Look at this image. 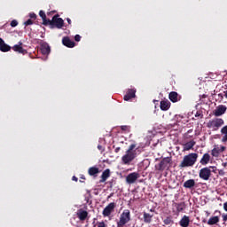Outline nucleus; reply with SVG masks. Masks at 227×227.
<instances>
[{
    "label": "nucleus",
    "instance_id": "393cba45",
    "mask_svg": "<svg viewBox=\"0 0 227 227\" xmlns=\"http://www.w3.org/2000/svg\"><path fill=\"white\" fill-rule=\"evenodd\" d=\"M153 217V215L144 212V222L146 223V224H150V223H152Z\"/></svg>",
    "mask_w": 227,
    "mask_h": 227
},
{
    "label": "nucleus",
    "instance_id": "ea45409f",
    "mask_svg": "<svg viewBox=\"0 0 227 227\" xmlns=\"http://www.w3.org/2000/svg\"><path fill=\"white\" fill-rule=\"evenodd\" d=\"M98 148L99 150H101L102 152H104V147H103L102 145H98Z\"/></svg>",
    "mask_w": 227,
    "mask_h": 227
},
{
    "label": "nucleus",
    "instance_id": "7ed1b4c3",
    "mask_svg": "<svg viewBox=\"0 0 227 227\" xmlns=\"http://www.w3.org/2000/svg\"><path fill=\"white\" fill-rule=\"evenodd\" d=\"M223 125H224V120L222 118H215L207 122V127L211 130H219Z\"/></svg>",
    "mask_w": 227,
    "mask_h": 227
},
{
    "label": "nucleus",
    "instance_id": "7c9ffc66",
    "mask_svg": "<svg viewBox=\"0 0 227 227\" xmlns=\"http://www.w3.org/2000/svg\"><path fill=\"white\" fill-rule=\"evenodd\" d=\"M163 223H164V224H171V223H173V220H171V218L170 217H167V218H165L164 220H163Z\"/></svg>",
    "mask_w": 227,
    "mask_h": 227
},
{
    "label": "nucleus",
    "instance_id": "aec40b11",
    "mask_svg": "<svg viewBox=\"0 0 227 227\" xmlns=\"http://www.w3.org/2000/svg\"><path fill=\"white\" fill-rule=\"evenodd\" d=\"M77 217L80 221H84L88 217V211H84L82 209L78 210Z\"/></svg>",
    "mask_w": 227,
    "mask_h": 227
},
{
    "label": "nucleus",
    "instance_id": "a211bd4d",
    "mask_svg": "<svg viewBox=\"0 0 227 227\" xmlns=\"http://www.w3.org/2000/svg\"><path fill=\"white\" fill-rule=\"evenodd\" d=\"M12 50L15 52H20V54H24V52H26V50H24V48H22V42H20L19 44H15L12 47Z\"/></svg>",
    "mask_w": 227,
    "mask_h": 227
},
{
    "label": "nucleus",
    "instance_id": "4be33fe9",
    "mask_svg": "<svg viewBox=\"0 0 227 227\" xmlns=\"http://www.w3.org/2000/svg\"><path fill=\"white\" fill-rule=\"evenodd\" d=\"M196 185V181L194 179H189L184 183V187L185 189H192Z\"/></svg>",
    "mask_w": 227,
    "mask_h": 227
},
{
    "label": "nucleus",
    "instance_id": "37998d69",
    "mask_svg": "<svg viewBox=\"0 0 227 227\" xmlns=\"http://www.w3.org/2000/svg\"><path fill=\"white\" fill-rule=\"evenodd\" d=\"M223 97L227 98V90L223 91Z\"/></svg>",
    "mask_w": 227,
    "mask_h": 227
},
{
    "label": "nucleus",
    "instance_id": "473e14b6",
    "mask_svg": "<svg viewBox=\"0 0 227 227\" xmlns=\"http://www.w3.org/2000/svg\"><path fill=\"white\" fill-rule=\"evenodd\" d=\"M218 149H219L220 153H223V152H224L226 150V146L220 145V146H218Z\"/></svg>",
    "mask_w": 227,
    "mask_h": 227
},
{
    "label": "nucleus",
    "instance_id": "39448f33",
    "mask_svg": "<svg viewBox=\"0 0 227 227\" xmlns=\"http://www.w3.org/2000/svg\"><path fill=\"white\" fill-rule=\"evenodd\" d=\"M48 24L51 26V29H54V27H57L58 29H61L63 27V25L65 24V21L63 19L59 18V15H55L52 20H48Z\"/></svg>",
    "mask_w": 227,
    "mask_h": 227
},
{
    "label": "nucleus",
    "instance_id": "dca6fc26",
    "mask_svg": "<svg viewBox=\"0 0 227 227\" xmlns=\"http://www.w3.org/2000/svg\"><path fill=\"white\" fill-rule=\"evenodd\" d=\"M12 47H10V45L5 44L4 41L0 38V51L2 52H8L9 51H11Z\"/></svg>",
    "mask_w": 227,
    "mask_h": 227
},
{
    "label": "nucleus",
    "instance_id": "c756f323",
    "mask_svg": "<svg viewBox=\"0 0 227 227\" xmlns=\"http://www.w3.org/2000/svg\"><path fill=\"white\" fill-rule=\"evenodd\" d=\"M39 15L43 19V24L48 25L49 20H47V16L45 15V12L43 11H40Z\"/></svg>",
    "mask_w": 227,
    "mask_h": 227
},
{
    "label": "nucleus",
    "instance_id": "9b49d317",
    "mask_svg": "<svg viewBox=\"0 0 227 227\" xmlns=\"http://www.w3.org/2000/svg\"><path fill=\"white\" fill-rule=\"evenodd\" d=\"M189 224H191V218L187 215H184L179 221V225L182 227H189Z\"/></svg>",
    "mask_w": 227,
    "mask_h": 227
},
{
    "label": "nucleus",
    "instance_id": "c9c22d12",
    "mask_svg": "<svg viewBox=\"0 0 227 227\" xmlns=\"http://www.w3.org/2000/svg\"><path fill=\"white\" fill-rule=\"evenodd\" d=\"M98 227H107V226H106V223L100 222V223L98 224Z\"/></svg>",
    "mask_w": 227,
    "mask_h": 227
},
{
    "label": "nucleus",
    "instance_id": "1a4fd4ad",
    "mask_svg": "<svg viewBox=\"0 0 227 227\" xmlns=\"http://www.w3.org/2000/svg\"><path fill=\"white\" fill-rule=\"evenodd\" d=\"M140 176L141 175H139V173L137 172L130 173L126 176V182L127 184H136V182Z\"/></svg>",
    "mask_w": 227,
    "mask_h": 227
},
{
    "label": "nucleus",
    "instance_id": "f257e3e1",
    "mask_svg": "<svg viewBox=\"0 0 227 227\" xmlns=\"http://www.w3.org/2000/svg\"><path fill=\"white\" fill-rule=\"evenodd\" d=\"M137 157V153L136 152V144H131L126 153L121 157L123 164H130L134 159Z\"/></svg>",
    "mask_w": 227,
    "mask_h": 227
},
{
    "label": "nucleus",
    "instance_id": "c03bdc74",
    "mask_svg": "<svg viewBox=\"0 0 227 227\" xmlns=\"http://www.w3.org/2000/svg\"><path fill=\"white\" fill-rule=\"evenodd\" d=\"M72 180H74V182H77V177L76 176H73Z\"/></svg>",
    "mask_w": 227,
    "mask_h": 227
},
{
    "label": "nucleus",
    "instance_id": "72a5a7b5",
    "mask_svg": "<svg viewBox=\"0 0 227 227\" xmlns=\"http://www.w3.org/2000/svg\"><path fill=\"white\" fill-rule=\"evenodd\" d=\"M33 24V20H27V21L24 22L25 26H31Z\"/></svg>",
    "mask_w": 227,
    "mask_h": 227
},
{
    "label": "nucleus",
    "instance_id": "cd10ccee",
    "mask_svg": "<svg viewBox=\"0 0 227 227\" xmlns=\"http://www.w3.org/2000/svg\"><path fill=\"white\" fill-rule=\"evenodd\" d=\"M98 173H99V170H98V168H97V167H92V168H89V175L90 176H97V175H98Z\"/></svg>",
    "mask_w": 227,
    "mask_h": 227
},
{
    "label": "nucleus",
    "instance_id": "a18cd8bd",
    "mask_svg": "<svg viewBox=\"0 0 227 227\" xmlns=\"http://www.w3.org/2000/svg\"><path fill=\"white\" fill-rule=\"evenodd\" d=\"M223 221H227V215H223Z\"/></svg>",
    "mask_w": 227,
    "mask_h": 227
},
{
    "label": "nucleus",
    "instance_id": "a19ab883",
    "mask_svg": "<svg viewBox=\"0 0 227 227\" xmlns=\"http://www.w3.org/2000/svg\"><path fill=\"white\" fill-rule=\"evenodd\" d=\"M67 21L68 22V24H72V20H70V18H67Z\"/></svg>",
    "mask_w": 227,
    "mask_h": 227
},
{
    "label": "nucleus",
    "instance_id": "f8f14e48",
    "mask_svg": "<svg viewBox=\"0 0 227 227\" xmlns=\"http://www.w3.org/2000/svg\"><path fill=\"white\" fill-rule=\"evenodd\" d=\"M136 98V90L135 89H129L128 90L127 94L124 96V100L128 102V100H130V98Z\"/></svg>",
    "mask_w": 227,
    "mask_h": 227
},
{
    "label": "nucleus",
    "instance_id": "58836bf2",
    "mask_svg": "<svg viewBox=\"0 0 227 227\" xmlns=\"http://www.w3.org/2000/svg\"><path fill=\"white\" fill-rule=\"evenodd\" d=\"M223 208H224L225 212H227V202H225V203L223 204Z\"/></svg>",
    "mask_w": 227,
    "mask_h": 227
},
{
    "label": "nucleus",
    "instance_id": "ddd939ff",
    "mask_svg": "<svg viewBox=\"0 0 227 227\" xmlns=\"http://www.w3.org/2000/svg\"><path fill=\"white\" fill-rule=\"evenodd\" d=\"M41 52L44 54V56L51 53V46H49V43H43L41 44Z\"/></svg>",
    "mask_w": 227,
    "mask_h": 227
},
{
    "label": "nucleus",
    "instance_id": "423d86ee",
    "mask_svg": "<svg viewBox=\"0 0 227 227\" xmlns=\"http://www.w3.org/2000/svg\"><path fill=\"white\" fill-rule=\"evenodd\" d=\"M212 171L215 173V170H214V167H206L200 170L199 176L202 180H209L210 176L212 175Z\"/></svg>",
    "mask_w": 227,
    "mask_h": 227
},
{
    "label": "nucleus",
    "instance_id": "f3484780",
    "mask_svg": "<svg viewBox=\"0 0 227 227\" xmlns=\"http://www.w3.org/2000/svg\"><path fill=\"white\" fill-rule=\"evenodd\" d=\"M109 176H111V170L109 168H106L105 171H103L101 175L100 183L104 184V182H106L107 178H109Z\"/></svg>",
    "mask_w": 227,
    "mask_h": 227
},
{
    "label": "nucleus",
    "instance_id": "f03ea898",
    "mask_svg": "<svg viewBox=\"0 0 227 227\" xmlns=\"http://www.w3.org/2000/svg\"><path fill=\"white\" fill-rule=\"evenodd\" d=\"M196 160H198V153H189L184 157L183 160L181 161L180 168H191L196 164Z\"/></svg>",
    "mask_w": 227,
    "mask_h": 227
},
{
    "label": "nucleus",
    "instance_id": "0eeeda50",
    "mask_svg": "<svg viewBox=\"0 0 227 227\" xmlns=\"http://www.w3.org/2000/svg\"><path fill=\"white\" fill-rule=\"evenodd\" d=\"M169 166H171V158L167 157L161 160L158 166H156V169L158 171H164V169H169Z\"/></svg>",
    "mask_w": 227,
    "mask_h": 227
},
{
    "label": "nucleus",
    "instance_id": "a878e982",
    "mask_svg": "<svg viewBox=\"0 0 227 227\" xmlns=\"http://www.w3.org/2000/svg\"><path fill=\"white\" fill-rule=\"evenodd\" d=\"M174 206L176 208V212H183V210H185V202L175 203Z\"/></svg>",
    "mask_w": 227,
    "mask_h": 227
},
{
    "label": "nucleus",
    "instance_id": "f704fd0d",
    "mask_svg": "<svg viewBox=\"0 0 227 227\" xmlns=\"http://www.w3.org/2000/svg\"><path fill=\"white\" fill-rule=\"evenodd\" d=\"M74 40H75V42H81V35H76L74 36Z\"/></svg>",
    "mask_w": 227,
    "mask_h": 227
},
{
    "label": "nucleus",
    "instance_id": "6ab92c4d",
    "mask_svg": "<svg viewBox=\"0 0 227 227\" xmlns=\"http://www.w3.org/2000/svg\"><path fill=\"white\" fill-rule=\"evenodd\" d=\"M170 106H171V103L168 100L160 101V107L161 111H168V109H169Z\"/></svg>",
    "mask_w": 227,
    "mask_h": 227
},
{
    "label": "nucleus",
    "instance_id": "5701e85b",
    "mask_svg": "<svg viewBox=\"0 0 227 227\" xmlns=\"http://www.w3.org/2000/svg\"><path fill=\"white\" fill-rule=\"evenodd\" d=\"M208 162H210V154L205 153L200 160V164L202 166H207Z\"/></svg>",
    "mask_w": 227,
    "mask_h": 227
},
{
    "label": "nucleus",
    "instance_id": "2eb2a0df",
    "mask_svg": "<svg viewBox=\"0 0 227 227\" xmlns=\"http://www.w3.org/2000/svg\"><path fill=\"white\" fill-rule=\"evenodd\" d=\"M62 43L66 47H69V48L75 47V43H74V41L70 40V38H68V37H64L62 39Z\"/></svg>",
    "mask_w": 227,
    "mask_h": 227
},
{
    "label": "nucleus",
    "instance_id": "412c9836",
    "mask_svg": "<svg viewBox=\"0 0 227 227\" xmlns=\"http://www.w3.org/2000/svg\"><path fill=\"white\" fill-rule=\"evenodd\" d=\"M168 98L171 102H178L180 100V96H178V93L172 91L168 95Z\"/></svg>",
    "mask_w": 227,
    "mask_h": 227
},
{
    "label": "nucleus",
    "instance_id": "c85d7f7f",
    "mask_svg": "<svg viewBox=\"0 0 227 227\" xmlns=\"http://www.w3.org/2000/svg\"><path fill=\"white\" fill-rule=\"evenodd\" d=\"M221 152L219 151V145H215V148L211 151V155L213 157H219Z\"/></svg>",
    "mask_w": 227,
    "mask_h": 227
},
{
    "label": "nucleus",
    "instance_id": "20e7f679",
    "mask_svg": "<svg viewBox=\"0 0 227 227\" xmlns=\"http://www.w3.org/2000/svg\"><path fill=\"white\" fill-rule=\"evenodd\" d=\"M130 221V210L125 209L120 215L117 227H123Z\"/></svg>",
    "mask_w": 227,
    "mask_h": 227
},
{
    "label": "nucleus",
    "instance_id": "b1692460",
    "mask_svg": "<svg viewBox=\"0 0 227 227\" xmlns=\"http://www.w3.org/2000/svg\"><path fill=\"white\" fill-rule=\"evenodd\" d=\"M222 143H227V125L221 129Z\"/></svg>",
    "mask_w": 227,
    "mask_h": 227
},
{
    "label": "nucleus",
    "instance_id": "bb28decb",
    "mask_svg": "<svg viewBox=\"0 0 227 227\" xmlns=\"http://www.w3.org/2000/svg\"><path fill=\"white\" fill-rule=\"evenodd\" d=\"M217 223H219V216H212L207 221L209 226H214V224H217Z\"/></svg>",
    "mask_w": 227,
    "mask_h": 227
},
{
    "label": "nucleus",
    "instance_id": "49530a36",
    "mask_svg": "<svg viewBox=\"0 0 227 227\" xmlns=\"http://www.w3.org/2000/svg\"><path fill=\"white\" fill-rule=\"evenodd\" d=\"M195 116H199V114H197Z\"/></svg>",
    "mask_w": 227,
    "mask_h": 227
},
{
    "label": "nucleus",
    "instance_id": "4c0bfd02",
    "mask_svg": "<svg viewBox=\"0 0 227 227\" xmlns=\"http://www.w3.org/2000/svg\"><path fill=\"white\" fill-rule=\"evenodd\" d=\"M129 127L128 126H121V130H128Z\"/></svg>",
    "mask_w": 227,
    "mask_h": 227
},
{
    "label": "nucleus",
    "instance_id": "2f4dec72",
    "mask_svg": "<svg viewBox=\"0 0 227 227\" xmlns=\"http://www.w3.org/2000/svg\"><path fill=\"white\" fill-rule=\"evenodd\" d=\"M17 26H19V22L16 20H12L11 27H17Z\"/></svg>",
    "mask_w": 227,
    "mask_h": 227
},
{
    "label": "nucleus",
    "instance_id": "79ce46f5",
    "mask_svg": "<svg viewBox=\"0 0 227 227\" xmlns=\"http://www.w3.org/2000/svg\"><path fill=\"white\" fill-rule=\"evenodd\" d=\"M118 152H120V147L115 148V153H118Z\"/></svg>",
    "mask_w": 227,
    "mask_h": 227
},
{
    "label": "nucleus",
    "instance_id": "e433bc0d",
    "mask_svg": "<svg viewBox=\"0 0 227 227\" xmlns=\"http://www.w3.org/2000/svg\"><path fill=\"white\" fill-rule=\"evenodd\" d=\"M29 17H30V19H36V14H35V13H30V14H29Z\"/></svg>",
    "mask_w": 227,
    "mask_h": 227
},
{
    "label": "nucleus",
    "instance_id": "4468645a",
    "mask_svg": "<svg viewBox=\"0 0 227 227\" xmlns=\"http://www.w3.org/2000/svg\"><path fill=\"white\" fill-rule=\"evenodd\" d=\"M224 113H226V106L221 105L215 110V116H223Z\"/></svg>",
    "mask_w": 227,
    "mask_h": 227
},
{
    "label": "nucleus",
    "instance_id": "6e6552de",
    "mask_svg": "<svg viewBox=\"0 0 227 227\" xmlns=\"http://www.w3.org/2000/svg\"><path fill=\"white\" fill-rule=\"evenodd\" d=\"M114 208H116V203L112 202L109 205H107L103 210L104 217H109V215H111V214L114 212Z\"/></svg>",
    "mask_w": 227,
    "mask_h": 227
},
{
    "label": "nucleus",
    "instance_id": "9d476101",
    "mask_svg": "<svg viewBox=\"0 0 227 227\" xmlns=\"http://www.w3.org/2000/svg\"><path fill=\"white\" fill-rule=\"evenodd\" d=\"M195 145L196 141L194 140H191L185 144H183V152H189V150H192Z\"/></svg>",
    "mask_w": 227,
    "mask_h": 227
}]
</instances>
